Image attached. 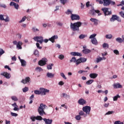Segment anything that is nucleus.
I'll return each mask as SVG.
<instances>
[{
  "label": "nucleus",
  "instance_id": "nucleus-1",
  "mask_svg": "<svg viewBox=\"0 0 124 124\" xmlns=\"http://www.w3.org/2000/svg\"><path fill=\"white\" fill-rule=\"evenodd\" d=\"M80 27H82V22L80 21L70 24V29L73 31H80Z\"/></svg>",
  "mask_w": 124,
  "mask_h": 124
},
{
  "label": "nucleus",
  "instance_id": "nucleus-2",
  "mask_svg": "<svg viewBox=\"0 0 124 124\" xmlns=\"http://www.w3.org/2000/svg\"><path fill=\"white\" fill-rule=\"evenodd\" d=\"M47 106L46 105L41 103L40 106L38 108V112L40 116H43V115H46V113L44 111V109L46 108Z\"/></svg>",
  "mask_w": 124,
  "mask_h": 124
},
{
  "label": "nucleus",
  "instance_id": "nucleus-3",
  "mask_svg": "<svg viewBox=\"0 0 124 124\" xmlns=\"http://www.w3.org/2000/svg\"><path fill=\"white\" fill-rule=\"evenodd\" d=\"M91 108L90 106H86L82 108V110L86 113V115H90Z\"/></svg>",
  "mask_w": 124,
  "mask_h": 124
},
{
  "label": "nucleus",
  "instance_id": "nucleus-4",
  "mask_svg": "<svg viewBox=\"0 0 124 124\" xmlns=\"http://www.w3.org/2000/svg\"><path fill=\"white\" fill-rule=\"evenodd\" d=\"M34 41H36L37 42H39L40 44H42L43 43V37L42 36H36L33 38Z\"/></svg>",
  "mask_w": 124,
  "mask_h": 124
},
{
  "label": "nucleus",
  "instance_id": "nucleus-5",
  "mask_svg": "<svg viewBox=\"0 0 124 124\" xmlns=\"http://www.w3.org/2000/svg\"><path fill=\"white\" fill-rule=\"evenodd\" d=\"M108 8H102V11H103L104 14H105V16H110L112 14V11H108Z\"/></svg>",
  "mask_w": 124,
  "mask_h": 124
},
{
  "label": "nucleus",
  "instance_id": "nucleus-6",
  "mask_svg": "<svg viewBox=\"0 0 124 124\" xmlns=\"http://www.w3.org/2000/svg\"><path fill=\"white\" fill-rule=\"evenodd\" d=\"M100 11L99 10H90L89 14L92 15V16H95L97 13L98 14V16H100V15H101V13H100Z\"/></svg>",
  "mask_w": 124,
  "mask_h": 124
},
{
  "label": "nucleus",
  "instance_id": "nucleus-7",
  "mask_svg": "<svg viewBox=\"0 0 124 124\" xmlns=\"http://www.w3.org/2000/svg\"><path fill=\"white\" fill-rule=\"evenodd\" d=\"M71 19L72 21H74V20L79 21L80 20V16L78 15L73 14L71 16Z\"/></svg>",
  "mask_w": 124,
  "mask_h": 124
},
{
  "label": "nucleus",
  "instance_id": "nucleus-8",
  "mask_svg": "<svg viewBox=\"0 0 124 124\" xmlns=\"http://www.w3.org/2000/svg\"><path fill=\"white\" fill-rule=\"evenodd\" d=\"M40 90L41 92V95H46V93H49L50 92L49 90H47L43 88H40Z\"/></svg>",
  "mask_w": 124,
  "mask_h": 124
},
{
  "label": "nucleus",
  "instance_id": "nucleus-9",
  "mask_svg": "<svg viewBox=\"0 0 124 124\" xmlns=\"http://www.w3.org/2000/svg\"><path fill=\"white\" fill-rule=\"evenodd\" d=\"M47 62V59H46V58H44L41 60L39 61L38 64L39 65L43 66V65H45V64H46V62Z\"/></svg>",
  "mask_w": 124,
  "mask_h": 124
},
{
  "label": "nucleus",
  "instance_id": "nucleus-10",
  "mask_svg": "<svg viewBox=\"0 0 124 124\" xmlns=\"http://www.w3.org/2000/svg\"><path fill=\"white\" fill-rule=\"evenodd\" d=\"M70 55L73 57H82V53L77 52H72L70 53Z\"/></svg>",
  "mask_w": 124,
  "mask_h": 124
},
{
  "label": "nucleus",
  "instance_id": "nucleus-11",
  "mask_svg": "<svg viewBox=\"0 0 124 124\" xmlns=\"http://www.w3.org/2000/svg\"><path fill=\"white\" fill-rule=\"evenodd\" d=\"M87 62V58L80 57L79 59H78L77 64H80L82 62Z\"/></svg>",
  "mask_w": 124,
  "mask_h": 124
},
{
  "label": "nucleus",
  "instance_id": "nucleus-12",
  "mask_svg": "<svg viewBox=\"0 0 124 124\" xmlns=\"http://www.w3.org/2000/svg\"><path fill=\"white\" fill-rule=\"evenodd\" d=\"M31 81V78L29 77L25 78V79H23L21 81V83L23 84H27V83H30Z\"/></svg>",
  "mask_w": 124,
  "mask_h": 124
},
{
  "label": "nucleus",
  "instance_id": "nucleus-13",
  "mask_svg": "<svg viewBox=\"0 0 124 124\" xmlns=\"http://www.w3.org/2000/svg\"><path fill=\"white\" fill-rule=\"evenodd\" d=\"M59 38V37L57 35H54L52 36L51 38H49V41H51L52 43H54L55 42V40L58 39Z\"/></svg>",
  "mask_w": 124,
  "mask_h": 124
},
{
  "label": "nucleus",
  "instance_id": "nucleus-14",
  "mask_svg": "<svg viewBox=\"0 0 124 124\" xmlns=\"http://www.w3.org/2000/svg\"><path fill=\"white\" fill-rule=\"evenodd\" d=\"M78 103L79 105H85L87 103V101L83 98H80L78 100Z\"/></svg>",
  "mask_w": 124,
  "mask_h": 124
},
{
  "label": "nucleus",
  "instance_id": "nucleus-15",
  "mask_svg": "<svg viewBox=\"0 0 124 124\" xmlns=\"http://www.w3.org/2000/svg\"><path fill=\"white\" fill-rule=\"evenodd\" d=\"M10 6H14L15 8H16L17 10L19 9V4L14 2H11L10 3Z\"/></svg>",
  "mask_w": 124,
  "mask_h": 124
},
{
  "label": "nucleus",
  "instance_id": "nucleus-16",
  "mask_svg": "<svg viewBox=\"0 0 124 124\" xmlns=\"http://www.w3.org/2000/svg\"><path fill=\"white\" fill-rule=\"evenodd\" d=\"M70 62H74V63H76V65H78L79 64H77L78 62V59H76V57H73L71 58V59L70 60Z\"/></svg>",
  "mask_w": 124,
  "mask_h": 124
},
{
  "label": "nucleus",
  "instance_id": "nucleus-17",
  "mask_svg": "<svg viewBox=\"0 0 124 124\" xmlns=\"http://www.w3.org/2000/svg\"><path fill=\"white\" fill-rule=\"evenodd\" d=\"M102 1L104 6H109L110 5V0H103Z\"/></svg>",
  "mask_w": 124,
  "mask_h": 124
},
{
  "label": "nucleus",
  "instance_id": "nucleus-18",
  "mask_svg": "<svg viewBox=\"0 0 124 124\" xmlns=\"http://www.w3.org/2000/svg\"><path fill=\"white\" fill-rule=\"evenodd\" d=\"M43 121L45 122L46 124H52V123H53V120L49 119H46L44 118Z\"/></svg>",
  "mask_w": 124,
  "mask_h": 124
},
{
  "label": "nucleus",
  "instance_id": "nucleus-19",
  "mask_svg": "<svg viewBox=\"0 0 124 124\" xmlns=\"http://www.w3.org/2000/svg\"><path fill=\"white\" fill-rule=\"evenodd\" d=\"M22 45H23V43L21 41H18L16 45L17 49H18V50H22Z\"/></svg>",
  "mask_w": 124,
  "mask_h": 124
},
{
  "label": "nucleus",
  "instance_id": "nucleus-20",
  "mask_svg": "<svg viewBox=\"0 0 124 124\" xmlns=\"http://www.w3.org/2000/svg\"><path fill=\"white\" fill-rule=\"evenodd\" d=\"M1 75H2L6 78V79H10V74H8L7 72H4L1 74Z\"/></svg>",
  "mask_w": 124,
  "mask_h": 124
},
{
  "label": "nucleus",
  "instance_id": "nucleus-21",
  "mask_svg": "<svg viewBox=\"0 0 124 124\" xmlns=\"http://www.w3.org/2000/svg\"><path fill=\"white\" fill-rule=\"evenodd\" d=\"M106 60V58L105 57H99V58H97L96 60V62L97 63H98V62H100L101 61H105Z\"/></svg>",
  "mask_w": 124,
  "mask_h": 124
},
{
  "label": "nucleus",
  "instance_id": "nucleus-22",
  "mask_svg": "<svg viewBox=\"0 0 124 124\" xmlns=\"http://www.w3.org/2000/svg\"><path fill=\"white\" fill-rule=\"evenodd\" d=\"M113 87L115 89H122V88H123V86L119 83L114 84Z\"/></svg>",
  "mask_w": 124,
  "mask_h": 124
},
{
  "label": "nucleus",
  "instance_id": "nucleus-23",
  "mask_svg": "<svg viewBox=\"0 0 124 124\" xmlns=\"http://www.w3.org/2000/svg\"><path fill=\"white\" fill-rule=\"evenodd\" d=\"M90 21H91V22H93L95 26H97V25H98V20L97 19L91 18L90 19Z\"/></svg>",
  "mask_w": 124,
  "mask_h": 124
},
{
  "label": "nucleus",
  "instance_id": "nucleus-24",
  "mask_svg": "<svg viewBox=\"0 0 124 124\" xmlns=\"http://www.w3.org/2000/svg\"><path fill=\"white\" fill-rule=\"evenodd\" d=\"M46 77H47V78H54V77H55V74L47 72L46 73Z\"/></svg>",
  "mask_w": 124,
  "mask_h": 124
},
{
  "label": "nucleus",
  "instance_id": "nucleus-25",
  "mask_svg": "<svg viewBox=\"0 0 124 124\" xmlns=\"http://www.w3.org/2000/svg\"><path fill=\"white\" fill-rule=\"evenodd\" d=\"M97 76H98L97 74H95V73H91L89 75L90 78H91L92 79H95V78L97 77Z\"/></svg>",
  "mask_w": 124,
  "mask_h": 124
},
{
  "label": "nucleus",
  "instance_id": "nucleus-26",
  "mask_svg": "<svg viewBox=\"0 0 124 124\" xmlns=\"http://www.w3.org/2000/svg\"><path fill=\"white\" fill-rule=\"evenodd\" d=\"M118 16L113 15H112L111 18L110 19V22H114V21H116L117 20V17Z\"/></svg>",
  "mask_w": 124,
  "mask_h": 124
},
{
  "label": "nucleus",
  "instance_id": "nucleus-27",
  "mask_svg": "<svg viewBox=\"0 0 124 124\" xmlns=\"http://www.w3.org/2000/svg\"><path fill=\"white\" fill-rule=\"evenodd\" d=\"M61 97H64V98H70V95L65 93H62V95H61Z\"/></svg>",
  "mask_w": 124,
  "mask_h": 124
},
{
  "label": "nucleus",
  "instance_id": "nucleus-28",
  "mask_svg": "<svg viewBox=\"0 0 124 124\" xmlns=\"http://www.w3.org/2000/svg\"><path fill=\"white\" fill-rule=\"evenodd\" d=\"M91 42L92 44H93L94 45H97V40H96V38L92 39H91Z\"/></svg>",
  "mask_w": 124,
  "mask_h": 124
},
{
  "label": "nucleus",
  "instance_id": "nucleus-29",
  "mask_svg": "<svg viewBox=\"0 0 124 124\" xmlns=\"http://www.w3.org/2000/svg\"><path fill=\"white\" fill-rule=\"evenodd\" d=\"M115 40L116 42H118V43H123V42H124L123 39H122L121 37L116 38Z\"/></svg>",
  "mask_w": 124,
  "mask_h": 124
},
{
  "label": "nucleus",
  "instance_id": "nucleus-30",
  "mask_svg": "<svg viewBox=\"0 0 124 124\" xmlns=\"http://www.w3.org/2000/svg\"><path fill=\"white\" fill-rule=\"evenodd\" d=\"M82 52L83 53H84V54H89V53L91 52V50L87 48V49H84L83 50H82Z\"/></svg>",
  "mask_w": 124,
  "mask_h": 124
},
{
  "label": "nucleus",
  "instance_id": "nucleus-31",
  "mask_svg": "<svg viewBox=\"0 0 124 124\" xmlns=\"http://www.w3.org/2000/svg\"><path fill=\"white\" fill-rule=\"evenodd\" d=\"M20 62L21 63V66H26L27 62L25 60H20Z\"/></svg>",
  "mask_w": 124,
  "mask_h": 124
},
{
  "label": "nucleus",
  "instance_id": "nucleus-32",
  "mask_svg": "<svg viewBox=\"0 0 124 124\" xmlns=\"http://www.w3.org/2000/svg\"><path fill=\"white\" fill-rule=\"evenodd\" d=\"M33 54L36 57H39V51L37 49L34 50Z\"/></svg>",
  "mask_w": 124,
  "mask_h": 124
},
{
  "label": "nucleus",
  "instance_id": "nucleus-33",
  "mask_svg": "<svg viewBox=\"0 0 124 124\" xmlns=\"http://www.w3.org/2000/svg\"><path fill=\"white\" fill-rule=\"evenodd\" d=\"M11 98L12 100H13L14 101H18V98L15 95L12 96Z\"/></svg>",
  "mask_w": 124,
  "mask_h": 124
},
{
  "label": "nucleus",
  "instance_id": "nucleus-34",
  "mask_svg": "<svg viewBox=\"0 0 124 124\" xmlns=\"http://www.w3.org/2000/svg\"><path fill=\"white\" fill-rule=\"evenodd\" d=\"M118 98H121V96H120L119 94H117L113 97V101H117Z\"/></svg>",
  "mask_w": 124,
  "mask_h": 124
},
{
  "label": "nucleus",
  "instance_id": "nucleus-35",
  "mask_svg": "<svg viewBox=\"0 0 124 124\" xmlns=\"http://www.w3.org/2000/svg\"><path fill=\"white\" fill-rule=\"evenodd\" d=\"M85 37H87V35H85L84 34H81L78 36L79 39H84Z\"/></svg>",
  "mask_w": 124,
  "mask_h": 124
},
{
  "label": "nucleus",
  "instance_id": "nucleus-36",
  "mask_svg": "<svg viewBox=\"0 0 124 124\" xmlns=\"http://www.w3.org/2000/svg\"><path fill=\"white\" fill-rule=\"evenodd\" d=\"M52 66H54V64L53 63H49L48 65H47V68L48 70L52 69Z\"/></svg>",
  "mask_w": 124,
  "mask_h": 124
},
{
  "label": "nucleus",
  "instance_id": "nucleus-37",
  "mask_svg": "<svg viewBox=\"0 0 124 124\" xmlns=\"http://www.w3.org/2000/svg\"><path fill=\"white\" fill-rule=\"evenodd\" d=\"M32 31L33 32H37V31H39V29L36 28L35 27H33L32 28Z\"/></svg>",
  "mask_w": 124,
  "mask_h": 124
},
{
  "label": "nucleus",
  "instance_id": "nucleus-38",
  "mask_svg": "<svg viewBox=\"0 0 124 124\" xmlns=\"http://www.w3.org/2000/svg\"><path fill=\"white\" fill-rule=\"evenodd\" d=\"M113 35H112L111 34L106 35V38H107V39H111Z\"/></svg>",
  "mask_w": 124,
  "mask_h": 124
},
{
  "label": "nucleus",
  "instance_id": "nucleus-39",
  "mask_svg": "<svg viewBox=\"0 0 124 124\" xmlns=\"http://www.w3.org/2000/svg\"><path fill=\"white\" fill-rule=\"evenodd\" d=\"M34 93L39 95V94H41V91H40V90H35L34 91Z\"/></svg>",
  "mask_w": 124,
  "mask_h": 124
},
{
  "label": "nucleus",
  "instance_id": "nucleus-40",
  "mask_svg": "<svg viewBox=\"0 0 124 124\" xmlns=\"http://www.w3.org/2000/svg\"><path fill=\"white\" fill-rule=\"evenodd\" d=\"M44 118H42V117L41 116L38 115L36 116V120L37 121H42Z\"/></svg>",
  "mask_w": 124,
  "mask_h": 124
},
{
  "label": "nucleus",
  "instance_id": "nucleus-41",
  "mask_svg": "<svg viewBox=\"0 0 124 124\" xmlns=\"http://www.w3.org/2000/svg\"><path fill=\"white\" fill-rule=\"evenodd\" d=\"M78 114L80 116H84V117H87V114L84 113V111H82V110L80 111Z\"/></svg>",
  "mask_w": 124,
  "mask_h": 124
},
{
  "label": "nucleus",
  "instance_id": "nucleus-42",
  "mask_svg": "<svg viewBox=\"0 0 124 124\" xmlns=\"http://www.w3.org/2000/svg\"><path fill=\"white\" fill-rule=\"evenodd\" d=\"M95 36H96V34L94 33L91 35L89 37L90 39H93V38H96Z\"/></svg>",
  "mask_w": 124,
  "mask_h": 124
},
{
  "label": "nucleus",
  "instance_id": "nucleus-43",
  "mask_svg": "<svg viewBox=\"0 0 124 124\" xmlns=\"http://www.w3.org/2000/svg\"><path fill=\"white\" fill-rule=\"evenodd\" d=\"M103 48H109V45L106 43H104L103 45Z\"/></svg>",
  "mask_w": 124,
  "mask_h": 124
},
{
  "label": "nucleus",
  "instance_id": "nucleus-44",
  "mask_svg": "<svg viewBox=\"0 0 124 124\" xmlns=\"http://www.w3.org/2000/svg\"><path fill=\"white\" fill-rule=\"evenodd\" d=\"M93 79H90L86 82V84L87 85H91V84H93Z\"/></svg>",
  "mask_w": 124,
  "mask_h": 124
},
{
  "label": "nucleus",
  "instance_id": "nucleus-45",
  "mask_svg": "<svg viewBox=\"0 0 124 124\" xmlns=\"http://www.w3.org/2000/svg\"><path fill=\"white\" fill-rule=\"evenodd\" d=\"M65 14H67V15H69V14H71V15H72V11H71L70 10L68 9L67 11L65 12Z\"/></svg>",
  "mask_w": 124,
  "mask_h": 124
},
{
  "label": "nucleus",
  "instance_id": "nucleus-46",
  "mask_svg": "<svg viewBox=\"0 0 124 124\" xmlns=\"http://www.w3.org/2000/svg\"><path fill=\"white\" fill-rule=\"evenodd\" d=\"M114 113H115L114 111H108L105 114V115H112V114H114Z\"/></svg>",
  "mask_w": 124,
  "mask_h": 124
},
{
  "label": "nucleus",
  "instance_id": "nucleus-47",
  "mask_svg": "<svg viewBox=\"0 0 124 124\" xmlns=\"http://www.w3.org/2000/svg\"><path fill=\"white\" fill-rule=\"evenodd\" d=\"M22 91L23 93H27V92L29 91V87H25V88L22 89Z\"/></svg>",
  "mask_w": 124,
  "mask_h": 124
},
{
  "label": "nucleus",
  "instance_id": "nucleus-48",
  "mask_svg": "<svg viewBox=\"0 0 124 124\" xmlns=\"http://www.w3.org/2000/svg\"><path fill=\"white\" fill-rule=\"evenodd\" d=\"M4 53H5L4 50H3L2 48H0V58L2 56V55H3V54H4Z\"/></svg>",
  "mask_w": 124,
  "mask_h": 124
},
{
  "label": "nucleus",
  "instance_id": "nucleus-49",
  "mask_svg": "<svg viewBox=\"0 0 124 124\" xmlns=\"http://www.w3.org/2000/svg\"><path fill=\"white\" fill-rule=\"evenodd\" d=\"M26 19H27V17H26V16H24L23 17H22V19L18 22V23L21 24V23L25 22V21H26Z\"/></svg>",
  "mask_w": 124,
  "mask_h": 124
},
{
  "label": "nucleus",
  "instance_id": "nucleus-50",
  "mask_svg": "<svg viewBox=\"0 0 124 124\" xmlns=\"http://www.w3.org/2000/svg\"><path fill=\"white\" fill-rule=\"evenodd\" d=\"M67 1V0H60L61 3L63 4V5H64V4L66 3Z\"/></svg>",
  "mask_w": 124,
  "mask_h": 124
},
{
  "label": "nucleus",
  "instance_id": "nucleus-51",
  "mask_svg": "<svg viewBox=\"0 0 124 124\" xmlns=\"http://www.w3.org/2000/svg\"><path fill=\"white\" fill-rule=\"evenodd\" d=\"M56 24L59 27H62V26H63V23L60 21L57 22Z\"/></svg>",
  "mask_w": 124,
  "mask_h": 124
},
{
  "label": "nucleus",
  "instance_id": "nucleus-52",
  "mask_svg": "<svg viewBox=\"0 0 124 124\" xmlns=\"http://www.w3.org/2000/svg\"><path fill=\"white\" fill-rule=\"evenodd\" d=\"M119 15L122 17V18H123L124 19V11H121L119 12Z\"/></svg>",
  "mask_w": 124,
  "mask_h": 124
},
{
  "label": "nucleus",
  "instance_id": "nucleus-53",
  "mask_svg": "<svg viewBox=\"0 0 124 124\" xmlns=\"http://www.w3.org/2000/svg\"><path fill=\"white\" fill-rule=\"evenodd\" d=\"M75 119L77 121H80L81 120V116L80 115H77L75 117Z\"/></svg>",
  "mask_w": 124,
  "mask_h": 124
},
{
  "label": "nucleus",
  "instance_id": "nucleus-54",
  "mask_svg": "<svg viewBox=\"0 0 124 124\" xmlns=\"http://www.w3.org/2000/svg\"><path fill=\"white\" fill-rule=\"evenodd\" d=\"M31 120L32 122H35V120H36V117L34 116H32L30 117Z\"/></svg>",
  "mask_w": 124,
  "mask_h": 124
},
{
  "label": "nucleus",
  "instance_id": "nucleus-55",
  "mask_svg": "<svg viewBox=\"0 0 124 124\" xmlns=\"http://www.w3.org/2000/svg\"><path fill=\"white\" fill-rule=\"evenodd\" d=\"M11 115L12 116V117H17L18 116V114L11 112Z\"/></svg>",
  "mask_w": 124,
  "mask_h": 124
},
{
  "label": "nucleus",
  "instance_id": "nucleus-56",
  "mask_svg": "<svg viewBox=\"0 0 124 124\" xmlns=\"http://www.w3.org/2000/svg\"><path fill=\"white\" fill-rule=\"evenodd\" d=\"M36 46L37 48H38V49H40V50H41V49H42V47L40 46V45L39 44V43H36Z\"/></svg>",
  "mask_w": 124,
  "mask_h": 124
},
{
  "label": "nucleus",
  "instance_id": "nucleus-57",
  "mask_svg": "<svg viewBox=\"0 0 124 124\" xmlns=\"http://www.w3.org/2000/svg\"><path fill=\"white\" fill-rule=\"evenodd\" d=\"M58 58L60 60H63L64 59V56L62 54H61L59 56Z\"/></svg>",
  "mask_w": 124,
  "mask_h": 124
},
{
  "label": "nucleus",
  "instance_id": "nucleus-58",
  "mask_svg": "<svg viewBox=\"0 0 124 124\" xmlns=\"http://www.w3.org/2000/svg\"><path fill=\"white\" fill-rule=\"evenodd\" d=\"M60 75L61 77H62L63 79H64L65 80H66L67 78L65 77V75H64V74L63 73H61Z\"/></svg>",
  "mask_w": 124,
  "mask_h": 124
},
{
  "label": "nucleus",
  "instance_id": "nucleus-59",
  "mask_svg": "<svg viewBox=\"0 0 124 124\" xmlns=\"http://www.w3.org/2000/svg\"><path fill=\"white\" fill-rule=\"evenodd\" d=\"M113 53H114V54H116L117 55H120V52H119V50H117V49H115L113 50Z\"/></svg>",
  "mask_w": 124,
  "mask_h": 124
},
{
  "label": "nucleus",
  "instance_id": "nucleus-60",
  "mask_svg": "<svg viewBox=\"0 0 124 124\" xmlns=\"http://www.w3.org/2000/svg\"><path fill=\"white\" fill-rule=\"evenodd\" d=\"M0 7H1L2 8H6L7 6L5 4H0Z\"/></svg>",
  "mask_w": 124,
  "mask_h": 124
},
{
  "label": "nucleus",
  "instance_id": "nucleus-61",
  "mask_svg": "<svg viewBox=\"0 0 124 124\" xmlns=\"http://www.w3.org/2000/svg\"><path fill=\"white\" fill-rule=\"evenodd\" d=\"M3 21H5V22H9V17H8V16H7L6 18H4Z\"/></svg>",
  "mask_w": 124,
  "mask_h": 124
},
{
  "label": "nucleus",
  "instance_id": "nucleus-62",
  "mask_svg": "<svg viewBox=\"0 0 124 124\" xmlns=\"http://www.w3.org/2000/svg\"><path fill=\"white\" fill-rule=\"evenodd\" d=\"M110 5H115V4H116V2L113 0H110Z\"/></svg>",
  "mask_w": 124,
  "mask_h": 124
},
{
  "label": "nucleus",
  "instance_id": "nucleus-63",
  "mask_svg": "<svg viewBox=\"0 0 124 124\" xmlns=\"http://www.w3.org/2000/svg\"><path fill=\"white\" fill-rule=\"evenodd\" d=\"M58 85H59V86H63V85H64V82L62 81H61L59 82Z\"/></svg>",
  "mask_w": 124,
  "mask_h": 124
},
{
  "label": "nucleus",
  "instance_id": "nucleus-64",
  "mask_svg": "<svg viewBox=\"0 0 124 124\" xmlns=\"http://www.w3.org/2000/svg\"><path fill=\"white\" fill-rule=\"evenodd\" d=\"M116 21H118V22H122V19L120 18V16L116 17Z\"/></svg>",
  "mask_w": 124,
  "mask_h": 124
}]
</instances>
